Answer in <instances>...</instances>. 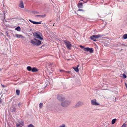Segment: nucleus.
<instances>
[{"label":"nucleus","mask_w":127,"mask_h":127,"mask_svg":"<svg viewBox=\"0 0 127 127\" xmlns=\"http://www.w3.org/2000/svg\"><path fill=\"white\" fill-rule=\"evenodd\" d=\"M71 104V101L69 100H65L61 102V106L64 108H66L68 106Z\"/></svg>","instance_id":"f257e3e1"},{"label":"nucleus","mask_w":127,"mask_h":127,"mask_svg":"<svg viewBox=\"0 0 127 127\" xmlns=\"http://www.w3.org/2000/svg\"><path fill=\"white\" fill-rule=\"evenodd\" d=\"M30 42L33 45L36 46H38L41 44V41L35 38L31 40Z\"/></svg>","instance_id":"f03ea898"},{"label":"nucleus","mask_w":127,"mask_h":127,"mask_svg":"<svg viewBox=\"0 0 127 127\" xmlns=\"http://www.w3.org/2000/svg\"><path fill=\"white\" fill-rule=\"evenodd\" d=\"M80 47L81 48L83 49L85 51H89L90 53H92L93 52V50L92 48H90L88 47H84V46L81 45L80 46Z\"/></svg>","instance_id":"7ed1b4c3"},{"label":"nucleus","mask_w":127,"mask_h":127,"mask_svg":"<svg viewBox=\"0 0 127 127\" xmlns=\"http://www.w3.org/2000/svg\"><path fill=\"white\" fill-rule=\"evenodd\" d=\"M41 33H37L35 32L33 34V35L35 38L41 40H42L43 39V38L41 36Z\"/></svg>","instance_id":"20e7f679"},{"label":"nucleus","mask_w":127,"mask_h":127,"mask_svg":"<svg viewBox=\"0 0 127 127\" xmlns=\"http://www.w3.org/2000/svg\"><path fill=\"white\" fill-rule=\"evenodd\" d=\"M91 103L92 105L95 106H98L100 104V103L97 101L96 99L92 100L91 101Z\"/></svg>","instance_id":"39448f33"},{"label":"nucleus","mask_w":127,"mask_h":127,"mask_svg":"<svg viewBox=\"0 0 127 127\" xmlns=\"http://www.w3.org/2000/svg\"><path fill=\"white\" fill-rule=\"evenodd\" d=\"M64 42L67 48L69 49H70L72 46V45L67 40L64 41Z\"/></svg>","instance_id":"423d86ee"},{"label":"nucleus","mask_w":127,"mask_h":127,"mask_svg":"<svg viewBox=\"0 0 127 127\" xmlns=\"http://www.w3.org/2000/svg\"><path fill=\"white\" fill-rule=\"evenodd\" d=\"M58 99L60 101L62 102L65 100L64 96L62 95H60L58 97Z\"/></svg>","instance_id":"0eeeda50"},{"label":"nucleus","mask_w":127,"mask_h":127,"mask_svg":"<svg viewBox=\"0 0 127 127\" xmlns=\"http://www.w3.org/2000/svg\"><path fill=\"white\" fill-rule=\"evenodd\" d=\"M83 104V103L82 102L80 101L78 102L75 105V108L79 107L82 105Z\"/></svg>","instance_id":"6e6552de"},{"label":"nucleus","mask_w":127,"mask_h":127,"mask_svg":"<svg viewBox=\"0 0 127 127\" xmlns=\"http://www.w3.org/2000/svg\"><path fill=\"white\" fill-rule=\"evenodd\" d=\"M29 21H30L31 22L33 23L34 24H40L41 23V21H40L39 22H36L35 21H32L31 19H29Z\"/></svg>","instance_id":"1a4fd4ad"},{"label":"nucleus","mask_w":127,"mask_h":127,"mask_svg":"<svg viewBox=\"0 0 127 127\" xmlns=\"http://www.w3.org/2000/svg\"><path fill=\"white\" fill-rule=\"evenodd\" d=\"M19 6L21 8H24V6L22 1H21L19 4Z\"/></svg>","instance_id":"9d476101"},{"label":"nucleus","mask_w":127,"mask_h":127,"mask_svg":"<svg viewBox=\"0 0 127 127\" xmlns=\"http://www.w3.org/2000/svg\"><path fill=\"white\" fill-rule=\"evenodd\" d=\"M19 124L17 123L16 124L17 127H19V126L20 125H21L22 126H23L24 123V122L21 121L20 122H19Z\"/></svg>","instance_id":"9b49d317"},{"label":"nucleus","mask_w":127,"mask_h":127,"mask_svg":"<svg viewBox=\"0 0 127 127\" xmlns=\"http://www.w3.org/2000/svg\"><path fill=\"white\" fill-rule=\"evenodd\" d=\"M15 35L17 38H24V37L21 35L16 34Z\"/></svg>","instance_id":"f8f14e48"},{"label":"nucleus","mask_w":127,"mask_h":127,"mask_svg":"<svg viewBox=\"0 0 127 127\" xmlns=\"http://www.w3.org/2000/svg\"><path fill=\"white\" fill-rule=\"evenodd\" d=\"M78 7L80 8H82L83 6V5L82 3L81 2L79 3L78 4Z\"/></svg>","instance_id":"ddd939ff"},{"label":"nucleus","mask_w":127,"mask_h":127,"mask_svg":"<svg viewBox=\"0 0 127 127\" xmlns=\"http://www.w3.org/2000/svg\"><path fill=\"white\" fill-rule=\"evenodd\" d=\"M46 16L45 15H37L35 16V17H40L41 18H43L44 17Z\"/></svg>","instance_id":"4468645a"},{"label":"nucleus","mask_w":127,"mask_h":127,"mask_svg":"<svg viewBox=\"0 0 127 127\" xmlns=\"http://www.w3.org/2000/svg\"><path fill=\"white\" fill-rule=\"evenodd\" d=\"M32 72H36L38 71L37 69L35 67L32 68Z\"/></svg>","instance_id":"2eb2a0df"},{"label":"nucleus","mask_w":127,"mask_h":127,"mask_svg":"<svg viewBox=\"0 0 127 127\" xmlns=\"http://www.w3.org/2000/svg\"><path fill=\"white\" fill-rule=\"evenodd\" d=\"M101 35L100 34H98L96 35H93V37H94L95 38H98L100 37H101Z\"/></svg>","instance_id":"dca6fc26"},{"label":"nucleus","mask_w":127,"mask_h":127,"mask_svg":"<svg viewBox=\"0 0 127 127\" xmlns=\"http://www.w3.org/2000/svg\"><path fill=\"white\" fill-rule=\"evenodd\" d=\"M15 30H17L18 31H21V28L20 27L18 26L15 29Z\"/></svg>","instance_id":"f3484780"},{"label":"nucleus","mask_w":127,"mask_h":127,"mask_svg":"<svg viewBox=\"0 0 127 127\" xmlns=\"http://www.w3.org/2000/svg\"><path fill=\"white\" fill-rule=\"evenodd\" d=\"M27 69L29 71H32V68L30 66H28L27 67Z\"/></svg>","instance_id":"a211bd4d"},{"label":"nucleus","mask_w":127,"mask_h":127,"mask_svg":"<svg viewBox=\"0 0 127 127\" xmlns=\"http://www.w3.org/2000/svg\"><path fill=\"white\" fill-rule=\"evenodd\" d=\"M20 92V91L19 90H16V94L17 95H19Z\"/></svg>","instance_id":"6ab92c4d"},{"label":"nucleus","mask_w":127,"mask_h":127,"mask_svg":"<svg viewBox=\"0 0 127 127\" xmlns=\"http://www.w3.org/2000/svg\"><path fill=\"white\" fill-rule=\"evenodd\" d=\"M16 108L15 107H12L11 108V111L13 112H15V111Z\"/></svg>","instance_id":"aec40b11"},{"label":"nucleus","mask_w":127,"mask_h":127,"mask_svg":"<svg viewBox=\"0 0 127 127\" xmlns=\"http://www.w3.org/2000/svg\"><path fill=\"white\" fill-rule=\"evenodd\" d=\"M90 38L91 39L93 40L94 41H96V40L95 39V38L93 37V35L92 36L90 37Z\"/></svg>","instance_id":"412c9836"},{"label":"nucleus","mask_w":127,"mask_h":127,"mask_svg":"<svg viewBox=\"0 0 127 127\" xmlns=\"http://www.w3.org/2000/svg\"><path fill=\"white\" fill-rule=\"evenodd\" d=\"M116 120V119H113L112 121V124H114Z\"/></svg>","instance_id":"4be33fe9"},{"label":"nucleus","mask_w":127,"mask_h":127,"mask_svg":"<svg viewBox=\"0 0 127 127\" xmlns=\"http://www.w3.org/2000/svg\"><path fill=\"white\" fill-rule=\"evenodd\" d=\"M123 38L124 39H125L127 38V34H125L123 36Z\"/></svg>","instance_id":"5701e85b"},{"label":"nucleus","mask_w":127,"mask_h":127,"mask_svg":"<svg viewBox=\"0 0 127 127\" xmlns=\"http://www.w3.org/2000/svg\"><path fill=\"white\" fill-rule=\"evenodd\" d=\"M74 69L76 72H78L79 71V70L78 67L73 68Z\"/></svg>","instance_id":"b1692460"},{"label":"nucleus","mask_w":127,"mask_h":127,"mask_svg":"<svg viewBox=\"0 0 127 127\" xmlns=\"http://www.w3.org/2000/svg\"><path fill=\"white\" fill-rule=\"evenodd\" d=\"M127 127V124L125 123H124L121 127Z\"/></svg>","instance_id":"393cba45"},{"label":"nucleus","mask_w":127,"mask_h":127,"mask_svg":"<svg viewBox=\"0 0 127 127\" xmlns=\"http://www.w3.org/2000/svg\"><path fill=\"white\" fill-rule=\"evenodd\" d=\"M28 127H34L32 124H31L28 126Z\"/></svg>","instance_id":"a878e982"},{"label":"nucleus","mask_w":127,"mask_h":127,"mask_svg":"<svg viewBox=\"0 0 127 127\" xmlns=\"http://www.w3.org/2000/svg\"><path fill=\"white\" fill-rule=\"evenodd\" d=\"M43 106V104L42 103H40L39 104V107L41 108Z\"/></svg>","instance_id":"bb28decb"},{"label":"nucleus","mask_w":127,"mask_h":127,"mask_svg":"<svg viewBox=\"0 0 127 127\" xmlns=\"http://www.w3.org/2000/svg\"><path fill=\"white\" fill-rule=\"evenodd\" d=\"M123 75V77L124 78H126L127 77V76L126 75H125V74H123L122 75Z\"/></svg>","instance_id":"cd10ccee"},{"label":"nucleus","mask_w":127,"mask_h":127,"mask_svg":"<svg viewBox=\"0 0 127 127\" xmlns=\"http://www.w3.org/2000/svg\"><path fill=\"white\" fill-rule=\"evenodd\" d=\"M65 125L64 124H63L62 125L60 126L59 127H65Z\"/></svg>","instance_id":"c85d7f7f"},{"label":"nucleus","mask_w":127,"mask_h":127,"mask_svg":"<svg viewBox=\"0 0 127 127\" xmlns=\"http://www.w3.org/2000/svg\"><path fill=\"white\" fill-rule=\"evenodd\" d=\"M78 11H83V10L82 9H79L78 10Z\"/></svg>","instance_id":"c756f323"},{"label":"nucleus","mask_w":127,"mask_h":127,"mask_svg":"<svg viewBox=\"0 0 127 127\" xmlns=\"http://www.w3.org/2000/svg\"><path fill=\"white\" fill-rule=\"evenodd\" d=\"M53 64L52 63H50V64H49V65L50 66H51V65L52 64Z\"/></svg>","instance_id":"7c9ffc66"},{"label":"nucleus","mask_w":127,"mask_h":127,"mask_svg":"<svg viewBox=\"0 0 127 127\" xmlns=\"http://www.w3.org/2000/svg\"><path fill=\"white\" fill-rule=\"evenodd\" d=\"M7 36H8V37H10V35H8V34L7 33Z\"/></svg>","instance_id":"2f4dec72"},{"label":"nucleus","mask_w":127,"mask_h":127,"mask_svg":"<svg viewBox=\"0 0 127 127\" xmlns=\"http://www.w3.org/2000/svg\"><path fill=\"white\" fill-rule=\"evenodd\" d=\"M51 71H53V70H54L53 69H52V68H51Z\"/></svg>","instance_id":"473e14b6"},{"label":"nucleus","mask_w":127,"mask_h":127,"mask_svg":"<svg viewBox=\"0 0 127 127\" xmlns=\"http://www.w3.org/2000/svg\"><path fill=\"white\" fill-rule=\"evenodd\" d=\"M21 103H18V106H19V105H21Z\"/></svg>","instance_id":"72a5a7b5"},{"label":"nucleus","mask_w":127,"mask_h":127,"mask_svg":"<svg viewBox=\"0 0 127 127\" xmlns=\"http://www.w3.org/2000/svg\"><path fill=\"white\" fill-rule=\"evenodd\" d=\"M60 71L61 72H63L64 70H60Z\"/></svg>","instance_id":"f704fd0d"},{"label":"nucleus","mask_w":127,"mask_h":127,"mask_svg":"<svg viewBox=\"0 0 127 127\" xmlns=\"http://www.w3.org/2000/svg\"><path fill=\"white\" fill-rule=\"evenodd\" d=\"M22 126H21V125H20V126H19V127H22Z\"/></svg>","instance_id":"c9c22d12"},{"label":"nucleus","mask_w":127,"mask_h":127,"mask_svg":"<svg viewBox=\"0 0 127 127\" xmlns=\"http://www.w3.org/2000/svg\"><path fill=\"white\" fill-rule=\"evenodd\" d=\"M79 65H78L77 66V67H78H78H79Z\"/></svg>","instance_id":"e433bc0d"},{"label":"nucleus","mask_w":127,"mask_h":127,"mask_svg":"<svg viewBox=\"0 0 127 127\" xmlns=\"http://www.w3.org/2000/svg\"><path fill=\"white\" fill-rule=\"evenodd\" d=\"M2 85V86L3 87H4V85Z\"/></svg>","instance_id":"4c0bfd02"},{"label":"nucleus","mask_w":127,"mask_h":127,"mask_svg":"<svg viewBox=\"0 0 127 127\" xmlns=\"http://www.w3.org/2000/svg\"><path fill=\"white\" fill-rule=\"evenodd\" d=\"M54 26V24H53V26Z\"/></svg>","instance_id":"58836bf2"},{"label":"nucleus","mask_w":127,"mask_h":127,"mask_svg":"<svg viewBox=\"0 0 127 127\" xmlns=\"http://www.w3.org/2000/svg\"><path fill=\"white\" fill-rule=\"evenodd\" d=\"M1 70V69L0 68V71Z\"/></svg>","instance_id":"ea45409f"},{"label":"nucleus","mask_w":127,"mask_h":127,"mask_svg":"<svg viewBox=\"0 0 127 127\" xmlns=\"http://www.w3.org/2000/svg\"><path fill=\"white\" fill-rule=\"evenodd\" d=\"M82 1H83V0H81Z\"/></svg>","instance_id":"a19ab883"}]
</instances>
